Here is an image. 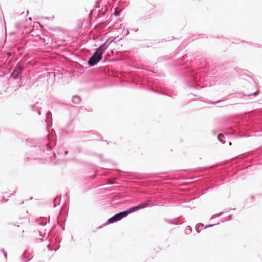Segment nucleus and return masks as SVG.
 Listing matches in <instances>:
<instances>
[{
  "label": "nucleus",
  "mask_w": 262,
  "mask_h": 262,
  "mask_svg": "<svg viewBox=\"0 0 262 262\" xmlns=\"http://www.w3.org/2000/svg\"><path fill=\"white\" fill-rule=\"evenodd\" d=\"M219 224V223H217V224H216V225H218ZM215 225V224H209V225H206V226H205V229L207 228H208V227H212V226H214V225Z\"/></svg>",
  "instance_id": "20"
},
{
  "label": "nucleus",
  "mask_w": 262,
  "mask_h": 262,
  "mask_svg": "<svg viewBox=\"0 0 262 262\" xmlns=\"http://www.w3.org/2000/svg\"><path fill=\"white\" fill-rule=\"evenodd\" d=\"M166 221L169 224H173V225L181 224L183 223L181 221H179V219H176L173 220H166Z\"/></svg>",
  "instance_id": "12"
},
{
  "label": "nucleus",
  "mask_w": 262,
  "mask_h": 262,
  "mask_svg": "<svg viewBox=\"0 0 262 262\" xmlns=\"http://www.w3.org/2000/svg\"><path fill=\"white\" fill-rule=\"evenodd\" d=\"M92 132H84L83 134H91Z\"/></svg>",
  "instance_id": "33"
},
{
  "label": "nucleus",
  "mask_w": 262,
  "mask_h": 262,
  "mask_svg": "<svg viewBox=\"0 0 262 262\" xmlns=\"http://www.w3.org/2000/svg\"><path fill=\"white\" fill-rule=\"evenodd\" d=\"M96 176V174H94V175L92 176V179H94Z\"/></svg>",
  "instance_id": "37"
},
{
  "label": "nucleus",
  "mask_w": 262,
  "mask_h": 262,
  "mask_svg": "<svg viewBox=\"0 0 262 262\" xmlns=\"http://www.w3.org/2000/svg\"><path fill=\"white\" fill-rule=\"evenodd\" d=\"M103 56L101 53H99L96 50L94 54L88 60V64L90 67H93L96 65L102 59Z\"/></svg>",
  "instance_id": "4"
},
{
  "label": "nucleus",
  "mask_w": 262,
  "mask_h": 262,
  "mask_svg": "<svg viewBox=\"0 0 262 262\" xmlns=\"http://www.w3.org/2000/svg\"><path fill=\"white\" fill-rule=\"evenodd\" d=\"M59 199V198L58 196H56V198H55L53 200V203H54V207H56V206H57L56 205V202Z\"/></svg>",
  "instance_id": "18"
},
{
  "label": "nucleus",
  "mask_w": 262,
  "mask_h": 262,
  "mask_svg": "<svg viewBox=\"0 0 262 262\" xmlns=\"http://www.w3.org/2000/svg\"><path fill=\"white\" fill-rule=\"evenodd\" d=\"M40 17H35V20H39L38 18H39ZM45 18L46 19H49L50 17H45Z\"/></svg>",
  "instance_id": "29"
},
{
  "label": "nucleus",
  "mask_w": 262,
  "mask_h": 262,
  "mask_svg": "<svg viewBox=\"0 0 262 262\" xmlns=\"http://www.w3.org/2000/svg\"><path fill=\"white\" fill-rule=\"evenodd\" d=\"M61 226V229L62 231H64V227H62L61 225H60Z\"/></svg>",
  "instance_id": "36"
},
{
  "label": "nucleus",
  "mask_w": 262,
  "mask_h": 262,
  "mask_svg": "<svg viewBox=\"0 0 262 262\" xmlns=\"http://www.w3.org/2000/svg\"><path fill=\"white\" fill-rule=\"evenodd\" d=\"M94 11V8L91 11L90 14L88 15L89 17L92 16Z\"/></svg>",
  "instance_id": "25"
},
{
  "label": "nucleus",
  "mask_w": 262,
  "mask_h": 262,
  "mask_svg": "<svg viewBox=\"0 0 262 262\" xmlns=\"http://www.w3.org/2000/svg\"><path fill=\"white\" fill-rule=\"evenodd\" d=\"M195 230H196V231L198 232V233H200V231L197 228V227L196 226L195 227Z\"/></svg>",
  "instance_id": "31"
},
{
  "label": "nucleus",
  "mask_w": 262,
  "mask_h": 262,
  "mask_svg": "<svg viewBox=\"0 0 262 262\" xmlns=\"http://www.w3.org/2000/svg\"><path fill=\"white\" fill-rule=\"evenodd\" d=\"M96 135L97 136L98 139H102V136L100 134H99L98 133H96Z\"/></svg>",
  "instance_id": "21"
},
{
  "label": "nucleus",
  "mask_w": 262,
  "mask_h": 262,
  "mask_svg": "<svg viewBox=\"0 0 262 262\" xmlns=\"http://www.w3.org/2000/svg\"><path fill=\"white\" fill-rule=\"evenodd\" d=\"M259 94V91H256L254 93H252L251 94H249L248 95V96L250 97V96H257Z\"/></svg>",
  "instance_id": "17"
},
{
  "label": "nucleus",
  "mask_w": 262,
  "mask_h": 262,
  "mask_svg": "<svg viewBox=\"0 0 262 262\" xmlns=\"http://www.w3.org/2000/svg\"><path fill=\"white\" fill-rule=\"evenodd\" d=\"M117 39V37H110L108 38L103 43L100 45L98 48H97L96 50L97 52H98L99 53H101V55H103L104 51L107 49L108 46L110 45L111 43L113 42H115V40Z\"/></svg>",
  "instance_id": "5"
},
{
  "label": "nucleus",
  "mask_w": 262,
  "mask_h": 262,
  "mask_svg": "<svg viewBox=\"0 0 262 262\" xmlns=\"http://www.w3.org/2000/svg\"><path fill=\"white\" fill-rule=\"evenodd\" d=\"M81 98L78 95H75L73 96L72 101L73 103L78 104L81 102Z\"/></svg>",
  "instance_id": "11"
},
{
  "label": "nucleus",
  "mask_w": 262,
  "mask_h": 262,
  "mask_svg": "<svg viewBox=\"0 0 262 262\" xmlns=\"http://www.w3.org/2000/svg\"><path fill=\"white\" fill-rule=\"evenodd\" d=\"M185 234H189L192 232V228L190 226H187L185 230Z\"/></svg>",
  "instance_id": "15"
},
{
  "label": "nucleus",
  "mask_w": 262,
  "mask_h": 262,
  "mask_svg": "<svg viewBox=\"0 0 262 262\" xmlns=\"http://www.w3.org/2000/svg\"><path fill=\"white\" fill-rule=\"evenodd\" d=\"M1 251L3 253H5V252H6V251H5V249H3V248H2V249H1Z\"/></svg>",
  "instance_id": "30"
},
{
  "label": "nucleus",
  "mask_w": 262,
  "mask_h": 262,
  "mask_svg": "<svg viewBox=\"0 0 262 262\" xmlns=\"http://www.w3.org/2000/svg\"><path fill=\"white\" fill-rule=\"evenodd\" d=\"M28 21L30 22L31 21L32 17H28V19H24L23 20H21V22L16 23L15 27L18 29H21L23 28L26 29L27 28V25L26 23H27Z\"/></svg>",
  "instance_id": "8"
},
{
  "label": "nucleus",
  "mask_w": 262,
  "mask_h": 262,
  "mask_svg": "<svg viewBox=\"0 0 262 262\" xmlns=\"http://www.w3.org/2000/svg\"><path fill=\"white\" fill-rule=\"evenodd\" d=\"M39 224L42 226H45L46 225L47 222L46 221H42Z\"/></svg>",
  "instance_id": "23"
},
{
  "label": "nucleus",
  "mask_w": 262,
  "mask_h": 262,
  "mask_svg": "<svg viewBox=\"0 0 262 262\" xmlns=\"http://www.w3.org/2000/svg\"><path fill=\"white\" fill-rule=\"evenodd\" d=\"M250 199L251 200V201H254V200H255V197H254V196H253V195H251V196H250Z\"/></svg>",
  "instance_id": "26"
},
{
  "label": "nucleus",
  "mask_w": 262,
  "mask_h": 262,
  "mask_svg": "<svg viewBox=\"0 0 262 262\" xmlns=\"http://www.w3.org/2000/svg\"><path fill=\"white\" fill-rule=\"evenodd\" d=\"M24 13V12H23L21 14V15L23 14Z\"/></svg>",
  "instance_id": "44"
},
{
  "label": "nucleus",
  "mask_w": 262,
  "mask_h": 262,
  "mask_svg": "<svg viewBox=\"0 0 262 262\" xmlns=\"http://www.w3.org/2000/svg\"><path fill=\"white\" fill-rule=\"evenodd\" d=\"M37 113H38V115H40V113H39V111H37Z\"/></svg>",
  "instance_id": "42"
},
{
  "label": "nucleus",
  "mask_w": 262,
  "mask_h": 262,
  "mask_svg": "<svg viewBox=\"0 0 262 262\" xmlns=\"http://www.w3.org/2000/svg\"><path fill=\"white\" fill-rule=\"evenodd\" d=\"M24 69V68L21 66L19 63H17L15 69L11 74V77L15 79H17L19 78L21 79V74Z\"/></svg>",
  "instance_id": "7"
},
{
  "label": "nucleus",
  "mask_w": 262,
  "mask_h": 262,
  "mask_svg": "<svg viewBox=\"0 0 262 262\" xmlns=\"http://www.w3.org/2000/svg\"><path fill=\"white\" fill-rule=\"evenodd\" d=\"M181 74L186 77L189 87L195 89H199L200 88H201L198 83L197 75L192 69L186 67Z\"/></svg>",
  "instance_id": "1"
},
{
  "label": "nucleus",
  "mask_w": 262,
  "mask_h": 262,
  "mask_svg": "<svg viewBox=\"0 0 262 262\" xmlns=\"http://www.w3.org/2000/svg\"><path fill=\"white\" fill-rule=\"evenodd\" d=\"M223 213V212H219L215 215V217H220L221 216Z\"/></svg>",
  "instance_id": "22"
},
{
  "label": "nucleus",
  "mask_w": 262,
  "mask_h": 262,
  "mask_svg": "<svg viewBox=\"0 0 262 262\" xmlns=\"http://www.w3.org/2000/svg\"><path fill=\"white\" fill-rule=\"evenodd\" d=\"M29 253L28 251L25 250L21 257V260L23 262H28L31 258L27 259L29 255Z\"/></svg>",
  "instance_id": "10"
},
{
  "label": "nucleus",
  "mask_w": 262,
  "mask_h": 262,
  "mask_svg": "<svg viewBox=\"0 0 262 262\" xmlns=\"http://www.w3.org/2000/svg\"><path fill=\"white\" fill-rule=\"evenodd\" d=\"M132 210L130 208H128L126 210H124L116 213L112 217L108 219L106 222L103 225L104 226L110 224L114 223L119 221H120L122 219L126 217L129 214L132 213Z\"/></svg>",
  "instance_id": "3"
},
{
  "label": "nucleus",
  "mask_w": 262,
  "mask_h": 262,
  "mask_svg": "<svg viewBox=\"0 0 262 262\" xmlns=\"http://www.w3.org/2000/svg\"><path fill=\"white\" fill-rule=\"evenodd\" d=\"M99 8V3L98 2V0L96 2L94 8Z\"/></svg>",
  "instance_id": "19"
},
{
  "label": "nucleus",
  "mask_w": 262,
  "mask_h": 262,
  "mask_svg": "<svg viewBox=\"0 0 262 262\" xmlns=\"http://www.w3.org/2000/svg\"><path fill=\"white\" fill-rule=\"evenodd\" d=\"M152 205H154V204L152 202V201H151L149 200H148L143 203L138 204L137 206L132 207L130 208V210H132V213H133L140 209H144L150 206H152Z\"/></svg>",
  "instance_id": "6"
},
{
  "label": "nucleus",
  "mask_w": 262,
  "mask_h": 262,
  "mask_svg": "<svg viewBox=\"0 0 262 262\" xmlns=\"http://www.w3.org/2000/svg\"><path fill=\"white\" fill-rule=\"evenodd\" d=\"M47 126L49 127L52 125V117L51 113L49 111L46 113V120Z\"/></svg>",
  "instance_id": "9"
},
{
  "label": "nucleus",
  "mask_w": 262,
  "mask_h": 262,
  "mask_svg": "<svg viewBox=\"0 0 262 262\" xmlns=\"http://www.w3.org/2000/svg\"><path fill=\"white\" fill-rule=\"evenodd\" d=\"M232 43H238V42H235V41H232Z\"/></svg>",
  "instance_id": "41"
},
{
  "label": "nucleus",
  "mask_w": 262,
  "mask_h": 262,
  "mask_svg": "<svg viewBox=\"0 0 262 262\" xmlns=\"http://www.w3.org/2000/svg\"><path fill=\"white\" fill-rule=\"evenodd\" d=\"M29 11L28 10L26 15V16H27L29 14Z\"/></svg>",
  "instance_id": "40"
},
{
  "label": "nucleus",
  "mask_w": 262,
  "mask_h": 262,
  "mask_svg": "<svg viewBox=\"0 0 262 262\" xmlns=\"http://www.w3.org/2000/svg\"><path fill=\"white\" fill-rule=\"evenodd\" d=\"M261 195H262V194H261Z\"/></svg>",
  "instance_id": "47"
},
{
  "label": "nucleus",
  "mask_w": 262,
  "mask_h": 262,
  "mask_svg": "<svg viewBox=\"0 0 262 262\" xmlns=\"http://www.w3.org/2000/svg\"><path fill=\"white\" fill-rule=\"evenodd\" d=\"M102 227H103V225H102V226H99V227H98V229H100L102 228Z\"/></svg>",
  "instance_id": "38"
},
{
  "label": "nucleus",
  "mask_w": 262,
  "mask_h": 262,
  "mask_svg": "<svg viewBox=\"0 0 262 262\" xmlns=\"http://www.w3.org/2000/svg\"><path fill=\"white\" fill-rule=\"evenodd\" d=\"M226 99H227V97H224V98H223V99H221V100L216 101H214V102L211 101V102H209V104H217L220 102H222L224 100H225Z\"/></svg>",
  "instance_id": "16"
},
{
  "label": "nucleus",
  "mask_w": 262,
  "mask_h": 262,
  "mask_svg": "<svg viewBox=\"0 0 262 262\" xmlns=\"http://www.w3.org/2000/svg\"><path fill=\"white\" fill-rule=\"evenodd\" d=\"M48 249H49L50 251H52V250H53V249H51V248H50V246H49V245L48 246Z\"/></svg>",
  "instance_id": "34"
},
{
  "label": "nucleus",
  "mask_w": 262,
  "mask_h": 262,
  "mask_svg": "<svg viewBox=\"0 0 262 262\" xmlns=\"http://www.w3.org/2000/svg\"><path fill=\"white\" fill-rule=\"evenodd\" d=\"M211 133L213 135H215L216 134V132L215 130H212L211 131Z\"/></svg>",
  "instance_id": "27"
},
{
  "label": "nucleus",
  "mask_w": 262,
  "mask_h": 262,
  "mask_svg": "<svg viewBox=\"0 0 262 262\" xmlns=\"http://www.w3.org/2000/svg\"><path fill=\"white\" fill-rule=\"evenodd\" d=\"M217 139L218 140L222 143L225 144L226 143V141L225 140V136L222 134H218L217 135Z\"/></svg>",
  "instance_id": "13"
},
{
  "label": "nucleus",
  "mask_w": 262,
  "mask_h": 262,
  "mask_svg": "<svg viewBox=\"0 0 262 262\" xmlns=\"http://www.w3.org/2000/svg\"><path fill=\"white\" fill-rule=\"evenodd\" d=\"M163 58H164V57H161L159 58H158V60H159V61H161V60H162V59Z\"/></svg>",
  "instance_id": "32"
},
{
  "label": "nucleus",
  "mask_w": 262,
  "mask_h": 262,
  "mask_svg": "<svg viewBox=\"0 0 262 262\" xmlns=\"http://www.w3.org/2000/svg\"><path fill=\"white\" fill-rule=\"evenodd\" d=\"M232 214H230L229 215H228V216L227 217V219L226 220V221H230L232 219Z\"/></svg>",
  "instance_id": "24"
},
{
  "label": "nucleus",
  "mask_w": 262,
  "mask_h": 262,
  "mask_svg": "<svg viewBox=\"0 0 262 262\" xmlns=\"http://www.w3.org/2000/svg\"><path fill=\"white\" fill-rule=\"evenodd\" d=\"M68 151H64V155H68Z\"/></svg>",
  "instance_id": "35"
},
{
  "label": "nucleus",
  "mask_w": 262,
  "mask_h": 262,
  "mask_svg": "<svg viewBox=\"0 0 262 262\" xmlns=\"http://www.w3.org/2000/svg\"><path fill=\"white\" fill-rule=\"evenodd\" d=\"M229 144L230 145H231V142H229Z\"/></svg>",
  "instance_id": "43"
},
{
  "label": "nucleus",
  "mask_w": 262,
  "mask_h": 262,
  "mask_svg": "<svg viewBox=\"0 0 262 262\" xmlns=\"http://www.w3.org/2000/svg\"><path fill=\"white\" fill-rule=\"evenodd\" d=\"M122 10H120L119 8H115L113 14L115 16H119Z\"/></svg>",
  "instance_id": "14"
},
{
  "label": "nucleus",
  "mask_w": 262,
  "mask_h": 262,
  "mask_svg": "<svg viewBox=\"0 0 262 262\" xmlns=\"http://www.w3.org/2000/svg\"><path fill=\"white\" fill-rule=\"evenodd\" d=\"M26 142L27 144L31 146V151L33 152L34 156L41 155L45 152V148H46L47 150L49 151L51 150L53 148L51 143H36L33 146L31 143L32 142H34V141H32L31 139H27Z\"/></svg>",
  "instance_id": "2"
},
{
  "label": "nucleus",
  "mask_w": 262,
  "mask_h": 262,
  "mask_svg": "<svg viewBox=\"0 0 262 262\" xmlns=\"http://www.w3.org/2000/svg\"><path fill=\"white\" fill-rule=\"evenodd\" d=\"M3 201H4V200H1L2 202H3Z\"/></svg>",
  "instance_id": "45"
},
{
  "label": "nucleus",
  "mask_w": 262,
  "mask_h": 262,
  "mask_svg": "<svg viewBox=\"0 0 262 262\" xmlns=\"http://www.w3.org/2000/svg\"><path fill=\"white\" fill-rule=\"evenodd\" d=\"M3 201H4V200H1L2 202H3Z\"/></svg>",
  "instance_id": "46"
},
{
  "label": "nucleus",
  "mask_w": 262,
  "mask_h": 262,
  "mask_svg": "<svg viewBox=\"0 0 262 262\" xmlns=\"http://www.w3.org/2000/svg\"><path fill=\"white\" fill-rule=\"evenodd\" d=\"M3 254H4V255L5 256V258L7 259V252H5Z\"/></svg>",
  "instance_id": "28"
},
{
  "label": "nucleus",
  "mask_w": 262,
  "mask_h": 262,
  "mask_svg": "<svg viewBox=\"0 0 262 262\" xmlns=\"http://www.w3.org/2000/svg\"><path fill=\"white\" fill-rule=\"evenodd\" d=\"M38 240L40 242H42L43 241L42 238H39Z\"/></svg>",
  "instance_id": "39"
}]
</instances>
